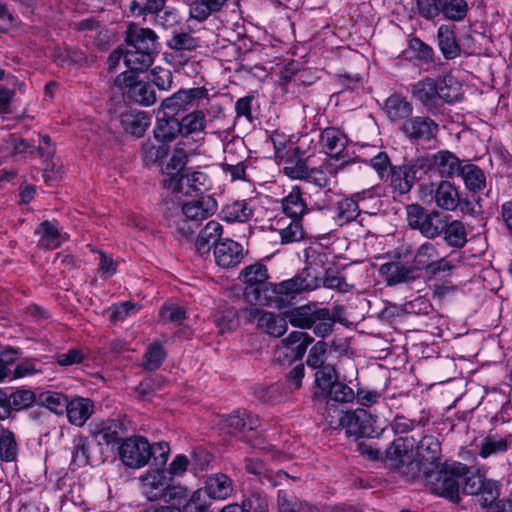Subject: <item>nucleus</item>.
I'll list each match as a JSON object with an SVG mask.
<instances>
[{"label": "nucleus", "instance_id": "25", "mask_svg": "<svg viewBox=\"0 0 512 512\" xmlns=\"http://www.w3.org/2000/svg\"><path fill=\"white\" fill-rule=\"evenodd\" d=\"M181 127V136L199 137L205 133L206 114L202 110H194L186 114L179 121Z\"/></svg>", "mask_w": 512, "mask_h": 512}, {"label": "nucleus", "instance_id": "37", "mask_svg": "<svg viewBox=\"0 0 512 512\" xmlns=\"http://www.w3.org/2000/svg\"><path fill=\"white\" fill-rule=\"evenodd\" d=\"M415 450L416 456H420L423 460L429 461L432 464L440 460L441 444L439 440L432 435L424 436L419 441L418 445H415Z\"/></svg>", "mask_w": 512, "mask_h": 512}, {"label": "nucleus", "instance_id": "42", "mask_svg": "<svg viewBox=\"0 0 512 512\" xmlns=\"http://www.w3.org/2000/svg\"><path fill=\"white\" fill-rule=\"evenodd\" d=\"M68 398L66 395L54 392L46 391L39 395V404L58 416L64 415L67 410Z\"/></svg>", "mask_w": 512, "mask_h": 512}, {"label": "nucleus", "instance_id": "29", "mask_svg": "<svg viewBox=\"0 0 512 512\" xmlns=\"http://www.w3.org/2000/svg\"><path fill=\"white\" fill-rule=\"evenodd\" d=\"M205 489L210 498L223 500L230 496L233 491L232 481L227 475L217 473L208 477Z\"/></svg>", "mask_w": 512, "mask_h": 512}, {"label": "nucleus", "instance_id": "60", "mask_svg": "<svg viewBox=\"0 0 512 512\" xmlns=\"http://www.w3.org/2000/svg\"><path fill=\"white\" fill-rule=\"evenodd\" d=\"M327 344L324 341L317 342L310 350L306 363L311 368L323 367Z\"/></svg>", "mask_w": 512, "mask_h": 512}, {"label": "nucleus", "instance_id": "54", "mask_svg": "<svg viewBox=\"0 0 512 512\" xmlns=\"http://www.w3.org/2000/svg\"><path fill=\"white\" fill-rule=\"evenodd\" d=\"M142 152L143 161L145 165L149 166L166 157L168 154V147L165 144L156 146L147 142L143 145Z\"/></svg>", "mask_w": 512, "mask_h": 512}, {"label": "nucleus", "instance_id": "21", "mask_svg": "<svg viewBox=\"0 0 512 512\" xmlns=\"http://www.w3.org/2000/svg\"><path fill=\"white\" fill-rule=\"evenodd\" d=\"M384 113L393 123H403L413 112L410 102L399 95H391L384 103Z\"/></svg>", "mask_w": 512, "mask_h": 512}, {"label": "nucleus", "instance_id": "9", "mask_svg": "<svg viewBox=\"0 0 512 512\" xmlns=\"http://www.w3.org/2000/svg\"><path fill=\"white\" fill-rule=\"evenodd\" d=\"M376 418L364 409L348 411L340 417V425L353 436L374 437L377 434Z\"/></svg>", "mask_w": 512, "mask_h": 512}, {"label": "nucleus", "instance_id": "44", "mask_svg": "<svg viewBox=\"0 0 512 512\" xmlns=\"http://www.w3.org/2000/svg\"><path fill=\"white\" fill-rule=\"evenodd\" d=\"M444 229V221L437 211L427 213L421 222L419 231L427 238H435L439 236Z\"/></svg>", "mask_w": 512, "mask_h": 512}, {"label": "nucleus", "instance_id": "41", "mask_svg": "<svg viewBox=\"0 0 512 512\" xmlns=\"http://www.w3.org/2000/svg\"><path fill=\"white\" fill-rule=\"evenodd\" d=\"M90 443L86 437L79 436L73 440L70 466L72 469L85 467L90 464Z\"/></svg>", "mask_w": 512, "mask_h": 512}, {"label": "nucleus", "instance_id": "58", "mask_svg": "<svg viewBox=\"0 0 512 512\" xmlns=\"http://www.w3.org/2000/svg\"><path fill=\"white\" fill-rule=\"evenodd\" d=\"M444 0H417L419 14L427 20L434 19L442 12Z\"/></svg>", "mask_w": 512, "mask_h": 512}, {"label": "nucleus", "instance_id": "45", "mask_svg": "<svg viewBox=\"0 0 512 512\" xmlns=\"http://www.w3.org/2000/svg\"><path fill=\"white\" fill-rule=\"evenodd\" d=\"M444 232V239L450 246L462 247L467 241V232L464 224L461 221L454 220L446 225Z\"/></svg>", "mask_w": 512, "mask_h": 512}, {"label": "nucleus", "instance_id": "52", "mask_svg": "<svg viewBox=\"0 0 512 512\" xmlns=\"http://www.w3.org/2000/svg\"><path fill=\"white\" fill-rule=\"evenodd\" d=\"M337 378V373L334 367L330 365L320 367L315 374L316 385L321 390L322 394L326 393V391L337 381Z\"/></svg>", "mask_w": 512, "mask_h": 512}, {"label": "nucleus", "instance_id": "40", "mask_svg": "<svg viewBox=\"0 0 512 512\" xmlns=\"http://www.w3.org/2000/svg\"><path fill=\"white\" fill-rule=\"evenodd\" d=\"M360 208L355 198H345L337 203L334 219L338 225H345L357 218Z\"/></svg>", "mask_w": 512, "mask_h": 512}, {"label": "nucleus", "instance_id": "8", "mask_svg": "<svg viewBox=\"0 0 512 512\" xmlns=\"http://www.w3.org/2000/svg\"><path fill=\"white\" fill-rule=\"evenodd\" d=\"M119 455L124 465L138 469L145 466L152 457L149 442L142 436L125 439L119 447Z\"/></svg>", "mask_w": 512, "mask_h": 512}, {"label": "nucleus", "instance_id": "64", "mask_svg": "<svg viewBox=\"0 0 512 512\" xmlns=\"http://www.w3.org/2000/svg\"><path fill=\"white\" fill-rule=\"evenodd\" d=\"M207 505L201 490L194 491L190 499L184 504V512H206Z\"/></svg>", "mask_w": 512, "mask_h": 512}, {"label": "nucleus", "instance_id": "11", "mask_svg": "<svg viewBox=\"0 0 512 512\" xmlns=\"http://www.w3.org/2000/svg\"><path fill=\"white\" fill-rule=\"evenodd\" d=\"M419 161L424 174L429 170H433L444 178L459 175L462 168L459 158L446 150L419 158Z\"/></svg>", "mask_w": 512, "mask_h": 512}, {"label": "nucleus", "instance_id": "35", "mask_svg": "<svg viewBox=\"0 0 512 512\" xmlns=\"http://www.w3.org/2000/svg\"><path fill=\"white\" fill-rule=\"evenodd\" d=\"M282 208L289 218L300 219L307 211L306 202L302 199L300 189L293 187L290 193L283 198Z\"/></svg>", "mask_w": 512, "mask_h": 512}, {"label": "nucleus", "instance_id": "22", "mask_svg": "<svg viewBox=\"0 0 512 512\" xmlns=\"http://www.w3.org/2000/svg\"><path fill=\"white\" fill-rule=\"evenodd\" d=\"M380 272L389 285L407 282L418 276L413 266H408L400 262L382 264Z\"/></svg>", "mask_w": 512, "mask_h": 512}, {"label": "nucleus", "instance_id": "14", "mask_svg": "<svg viewBox=\"0 0 512 512\" xmlns=\"http://www.w3.org/2000/svg\"><path fill=\"white\" fill-rule=\"evenodd\" d=\"M400 130L410 140L429 141L436 137L439 126L429 117L415 116L405 120Z\"/></svg>", "mask_w": 512, "mask_h": 512}, {"label": "nucleus", "instance_id": "7", "mask_svg": "<svg viewBox=\"0 0 512 512\" xmlns=\"http://www.w3.org/2000/svg\"><path fill=\"white\" fill-rule=\"evenodd\" d=\"M115 84L129 99L140 105L150 106L156 101L154 89L145 81L138 80L134 72L121 73L116 77Z\"/></svg>", "mask_w": 512, "mask_h": 512}, {"label": "nucleus", "instance_id": "17", "mask_svg": "<svg viewBox=\"0 0 512 512\" xmlns=\"http://www.w3.org/2000/svg\"><path fill=\"white\" fill-rule=\"evenodd\" d=\"M416 440L413 437H399L387 450V458L398 465H409L416 459Z\"/></svg>", "mask_w": 512, "mask_h": 512}, {"label": "nucleus", "instance_id": "33", "mask_svg": "<svg viewBox=\"0 0 512 512\" xmlns=\"http://www.w3.org/2000/svg\"><path fill=\"white\" fill-rule=\"evenodd\" d=\"M438 97L447 103L458 101L463 95L461 82L452 75L437 79Z\"/></svg>", "mask_w": 512, "mask_h": 512}, {"label": "nucleus", "instance_id": "12", "mask_svg": "<svg viewBox=\"0 0 512 512\" xmlns=\"http://www.w3.org/2000/svg\"><path fill=\"white\" fill-rule=\"evenodd\" d=\"M312 341V337L307 332L293 331L281 340L276 348L275 357L278 361L287 362L301 359Z\"/></svg>", "mask_w": 512, "mask_h": 512}, {"label": "nucleus", "instance_id": "53", "mask_svg": "<svg viewBox=\"0 0 512 512\" xmlns=\"http://www.w3.org/2000/svg\"><path fill=\"white\" fill-rule=\"evenodd\" d=\"M13 410L27 409L36 402V395L29 389H18L10 394Z\"/></svg>", "mask_w": 512, "mask_h": 512}, {"label": "nucleus", "instance_id": "27", "mask_svg": "<svg viewBox=\"0 0 512 512\" xmlns=\"http://www.w3.org/2000/svg\"><path fill=\"white\" fill-rule=\"evenodd\" d=\"M320 143L326 154L335 157L344 150L347 139L340 130L331 127L322 131L320 135Z\"/></svg>", "mask_w": 512, "mask_h": 512}, {"label": "nucleus", "instance_id": "6", "mask_svg": "<svg viewBox=\"0 0 512 512\" xmlns=\"http://www.w3.org/2000/svg\"><path fill=\"white\" fill-rule=\"evenodd\" d=\"M290 323L302 329H313L318 337H326L332 332L334 320L329 310L319 309L311 314L305 308H298L291 312Z\"/></svg>", "mask_w": 512, "mask_h": 512}, {"label": "nucleus", "instance_id": "56", "mask_svg": "<svg viewBox=\"0 0 512 512\" xmlns=\"http://www.w3.org/2000/svg\"><path fill=\"white\" fill-rule=\"evenodd\" d=\"M324 395L336 402H351L355 398L353 389L339 381H336Z\"/></svg>", "mask_w": 512, "mask_h": 512}, {"label": "nucleus", "instance_id": "2", "mask_svg": "<svg viewBox=\"0 0 512 512\" xmlns=\"http://www.w3.org/2000/svg\"><path fill=\"white\" fill-rule=\"evenodd\" d=\"M320 284L316 273L303 269L291 279L272 284L269 292V304L265 306L281 308L290 304L303 291H312Z\"/></svg>", "mask_w": 512, "mask_h": 512}, {"label": "nucleus", "instance_id": "3", "mask_svg": "<svg viewBox=\"0 0 512 512\" xmlns=\"http://www.w3.org/2000/svg\"><path fill=\"white\" fill-rule=\"evenodd\" d=\"M467 467L455 461H447L436 472H429L426 481L431 491L441 497L458 501L460 485L466 475Z\"/></svg>", "mask_w": 512, "mask_h": 512}, {"label": "nucleus", "instance_id": "23", "mask_svg": "<svg viewBox=\"0 0 512 512\" xmlns=\"http://www.w3.org/2000/svg\"><path fill=\"white\" fill-rule=\"evenodd\" d=\"M222 231V225L218 221L211 220L207 222L195 240V251L200 255L207 254L210 251L211 243L215 245L220 240Z\"/></svg>", "mask_w": 512, "mask_h": 512}, {"label": "nucleus", "instance_id": "62", "mask_svg": "<svg viewBox=\"0 0 512 512\" xmlns=\"http://www.w3.org/2000/svg\"><path fill=\"white\" fill-rule=\"evenodd\" d=\"M237 324V312L234 309L224 310L216 318V325L221 333L232 330Z\"/></svg>", "mask_w": 512, "mask_h": 512}, {"label": "nucleus", "instance_id": "49", "mask_svg": "<svg viewBox=\"0 0 512 512\" xmlns=\"http://www.w3.org/2000/svg\"><path fill=\"white\" fill-rule=\"evenodd\" d=\"M468 11V4L465 0H450L442 2V13L445 18L452 21H461Z\"/></svg>", "mask_w": 512, "mask_h": 512}, {"label": "nucleus", "instance_id": "32", "mask_svg": "<svg viewBox=\"0 0 512 512\" xmlns=\"http://www.w3.org/2000/svg\"><path fill=\"white\" fill-rule=\"evenodd\" d=\"M512 436H500L498 434H489L484 437L479 445V455L486 459L492 455L503 453L510 447Z\"/></svg>", "mask_w": 512, "mask_h": 512}, {"label": "nucleus", "instance_id": "61", "mask_svg": "<svg viewBox=\"0 0 512 512\" xmlns=\"http://www.w3.org/2000/svg\"><path fill=\"white\" fill-rule=\"evenodd\" d=\"M169 47L173 50H194L198 47L197 40L187 33L174 35L169 41Z\"/></svg>", "mask_w": 512, "mask_h": 512}, {"label": "nucleus", "instance_id": "34", "mask_svg": "<svg viewBox=\"0 0 512 512\" xmlns=\"http://www.w3.org/2000/svg\"><path fill=\"white\" fill-rule=\"evenodd\" d=\"M226 426L230 433L237 434L245 430H253L259 425L257 416L243 410L235 411L225 419Z\"/></svg>", "mask_w": 512, "mask_h": 512}, {"label": "nucleus", "instance_id": "63", "mask_svg": "<svg viewBox=\"0 0 512 512\" xmlns=\"http://www.w3.org/2000/svg\"><path fill=\"white\" fill-rule=\"evenodd\" d=\"M279 512H314V508L305 503L290 502L281 491L278 493Z\"/></svg>", "mask_w": 512, "mask_h": 512}, {"label": "nucleus", "instance_id": "48", "mask_svg": "<svg viewBox=\"0 0 512 512\" xmlns=\"http://www.w3.org/2000/svg\"><path fill=\"white\" fill-rule=\"evenodd\" d=\"M185 178V174L175 173L170 175L169 173L163 179V185L165 188L170 190L175 195V200L179 203V200H183L182 197H194L193 190H189L186 184L181 182V185H170L173 181L180 182Z\"/></svg>", "mask_w": 512, "mask_h": 512}, {"label": "nucleus", "instance_id": "46", "mask_svg": "<svg viewBox=\"0 0 512 512\" xmlns=\"http://www.w3.org/2000/svg\"><path fill=\"white\" fill-rule=\"evenodd\" d=\"M18 445L14 434L8 429H1L0 433V458L6 462L16 459Z\"/></svg>", "mask_w": 512, "mask_h": 512}, {"label": "nucleus", "instance_id": "59", "mask_svg": "<svg viewBox=\"0 0 512 512\" xmlns=\"http://www.w3.org/2000/svg\"><path fill=\"white\" fill-rule=\"evenodd\" d=\"M323 285L330 289H336L340 292H347L349 285L343 276L334 269H327L323 278Z\"/></svg>", "mask_w": 512, "mask_h": 512}, {"label": "nucleus", "instance_id": "39", "mask_svg": "<svg viewBox=\"0 0 512 512\" xmlns=\"http://www.w3.org/2000/svg\"><path fill=\"white\" fill-rule=\"evenodd\" d=\"M467 189L470 191H480L485 187L486 177L484 172L474 164H465L462 166L460 174Z\"/></svg>", "mask_w": 512, "mask_h": 512}, {"label": "nucleus", "instance_id": "15", "mask_svg": "<svg viewBox=\"0 0 512 512\" xmlns=\"http://www.w3.org/2000/svg\"><path fill=\"white\" fill-rule=\"evenodd\" d=\"M246 319L255 323L258 328L264 329L268 334L279 337L287 330L286 320L270 312H264L256 307H251L245 311Z\"/></svg>", "mask_w": 512, "mask_h": 512}, {"label": "nucleus", "instance_id": "19", "mask_svg": "<svg viewBox=\"0 0 512 512\" xmlns=\"http://www.w3.org/2000/svg\"><path fill=\"white\" fill-rule=\"evenodd\" d=\"M254 210V200H236L226 204L221 210V215L223 220L226 222L245 223L253 217Z\"/></svg>", "mask_w": 512, "mask_h": 512}, {"label": "nucleus", "instance_id": "26", "mask_svg": "<svg viewBox=\"0 0 512 512\" xmlns=\"http://www.w3.org/2000/svg\"><path fill=\"white\" fill-rule=\"evenodd\" d=\"M35 233L39 236V245L47 249H56L66 240L65 234L50 221L42 222Z\"/></svg>", "mask_w": 512, "mask_h": 512}, {"label": "nucleus", "instance_id": "10", "mask_svg": "<svg viewBox=\"0 0 512 512\" xmlns=\"http://www.w3.org/2000/svg\"><path fill=\"white\" fill-rule=\"evenodd\" d=\"M423 198L434 200L436 206L445 211H455L460 203L458 188L448 180L440 181L434 188L433 184L421 186Z\"/></svg>", "mask_w": 512, "mask_h": 512}, {"label": "nucleus", "instance_id": "43", "mask_svg": "<svg viewBox=\"0 0 512 512\" xmlns=\"http://www.w3.org/2000/svg\"><path fill=\"white\" fill-rule=\"evenodd\" d=\"M89 429L99 443L110 444L117 440L116 425L112 421L94 420Z\"/></svg>", "mask_w": 512, "mask_h": 512}, {"label": "nucleus", "instance_id": "13", "mask_svg": "<svg viewBox=\"0 0 512 512\" xmlns=\"http://www.w3.org/2000/svg\"><path fill=\"white\" fill-rule=\"evenodd\" d=\"M419 158L410 164L396 166L390 169V184L399 194L409 192L414 182L423 175Z\"/></svg>", "mask_w": 512, "mask_h": 512}, {"label": "nucleus", "instance_id": "36", "mask_svg": "<svg viewBox=\"0 0 512 512\" xmlns=\"http://www.w3.org/2000/svg\"><path fill=\"white\" fill-rule=\"evenodd\" d=\"M437 259H439V252L436 245L425 242L415 252L413 268L416 272L422 269H431Z\"/></svg>", "mask_w": 512, "mask_h": 512}, {"label": "nucleus", "instance_id": "50", "mask_svg": "<svg viewBox=\"0 0 512 512\" xmlns=\"http://www.w3.org/2000/svg\"><path fill=\"white\" fill-rule=\"evenodd\" d=\"M281 242L288 244L303 239L304 231L300 219L290 218V222L280 228Z\"/></svg>", "mask_w": 512, "mask_h": 512}, {"label": "nucleus", "instance_id": "38", "mask_svg": "<svg viewBox=\"0 0 512 512\" xmlns=\"http://www.w3.org/2000/svg\"><path fill=\"white\" fill-rule=\"evenodd\" d=\"M413 95L424 105L434 106L435 100L438 97L437 80L427 78L417 82L413 86Z\"/></svg>", "mask_w": 512, "mask_h": 512}, {"label": "nucleus", "instance_id": "16", "mask_svg": "<svg viewBox=\"0 0 512 512\" xmlns=\"http://www.w3.org/2000/svg\"><path fill=\"white\" fill-rule=\"evenodd\" d=\"M213 255L218 266L231 268L241 263L244 252L241 244L230 238H224L215 243Z\"/></svg>", "mask_w": 512, "mask_h": 512}, {"label": "nucleus", "instance_id": "20", "mask_svg": "<svg viewBox=\"0 0 512 512\" xmlns=\"http://www.w3.org/2000/svg\"><path fill=\"white\" fill-rule=\"evenodd\" d=\"M157 35L150 28L130 26L127 33V47L155 53Z\"/></svg>", "mask_w": 512, "mask_h": 512}, {"label": "nucleus", "instance_id": "18", "mask_svg": "<svg viewBox=\"0 0 512 512\" xmlns=\"http://www.w3.org/2000/svg\"><path fill=\"white\" fill-rule=\"evenodd\" d=\"M94 402L89 398L75 396L68 400L65 414L68 422L82 427L94 413Z\"/></svg>", "mask_w": 512, "mask_h": 512}, {"label": "nucleus", "instance_id": "30", "mask_svg": "<svg viewBox=\"0 0 512 512\" xmlns=\"http://www.w3.org/2000/svg\"><path fill=\"white\" fill-rule=\"evenodd\" d=\"M178 135H181L179 120L174 116H158L154 128V136L163 143L173 141Z\"/></svg>", "mask_w": 512, "mask_h": 512}, {"label": "nucleus", "instance_id": "28", "mask_svg": "<svg viewBox=\"0 0 512 512\" xmlns=\"http://www.w3.org/2000/svg\"><path fill=\"white\" fill-rule=\"evenodd\" d=\"M154 54L152 52L127 47L124 54V64L127 72H142L146 70L153 62Z\"/></svg>", "mask_w": 512, "mask_h": 512}, {"label": "nucleus", "instance_id": "55", "mask_svg": "<svg viewBox=\"0 0 512 512\" xmlns=\"http://www.w3.org/2000/svg\"><path fill=\"white\" fill-rule=\"evenodd\" d=\"M138 310L139 307L136 304L127 301L111 306L109 309V317L113 322H122L127 317L136 314Z\"/></svg>", "mask_w": 512, "mask_h": 512}, {"label": "nucleus", "instance_id": "31", "mask_svg": "<svg viewBox=\"0 0 512 512\" xmlns=\"http://www.w3.org/2000/svg\"><path fill=\"white\" fill-rule=\"evenodd\" d=\"M121 126L126 133L141 137L149 126V118L144 112H127L121 115Z\"/></svg>", "mask_w": 512, "mask_h": 512}, {"label": "nucleus", "instance_id": "5", "mask_svg": "<svg viewBox=\"0 0 512 512\" xmlns=\"http://www.w3.org/2000/svg\"><path fill=\"white\" fill-rule=\"evenodd\" d=\"M141 491L150 501L182 498L185 489L172 485V477L165 470L147 471L140 477Z\"/></svg>", "mask_w": 512, "mask_h": 512}, {"label": "nucleus", "instance_id": "57", "mask_svg": "<svg viewBox=\"0 0 512 512\" xmlns=\"http://www.w3.org/2000/svg\"><path fill=\"white\" fill-rule=\"evenodd\" d=\"M244 512H268V502L265 496L253 492L242 502Z\"/></svg>", "mask_w": 512, "mask_h": 512}, {"label": "nucleus", "instance_id": "51", "mask_svg": "<svg viewBox=\"0 0 512 512\" xmlns=\"http://www.w3.org/2000/svg\"><path fill=\"white\" fill-rule=\"evenodd\" d=\"M165 357L166 352L159 343L155 342L145 353L143 367L147 370H155L160 367Z\"/></svg>", "mask_w": 512, "mask_h": 512}, {"label": "nucleus", "instance_id": "4", "mask_svg": "<svg viewBox=\"0 0 512 512\" xmlns=\"http://www.w3.org/2000/svg\"><path fill=\"white\" fill-rule=\"evenodd\" d=\"M240 278L246 285L244 290L245 298L255 306L269 304V292L271 283L268 282V272L264 265L255 263L245 267Z\"/></svg>", "mask_w": 512, "mask_h": 512}, {"label": "nucleus", "instance_id": "47", "mask_svg": "<svg viewBox=\"0 0 512 512\" xmlns=\"http://www.w3.org/2000/svg\"><path fill=\"white\" fill-rule=\"evenodd\" d=\"M182 183L186 184L189 190H193L195 196L199 193L207 190L210 186V180L208 176L201 171H193L185 174V178L181 180ZM180 182L173 181L170 185H181Z\"/></svg>", "mask_w": 512, "mask_h": 512}, {"label": "nucleus", "instance_id": "1", "mask_svg": "<svg viewBox=\"0 0 512 512\" xmlns=\"http://www.w3.org/2000/svg\"><path fill=\"white\" fill-rule=\"evenodd\" d=\"M177 204L179 208L169 219V225L177 237L183 240H191L201 222L216 211V202L209 196L179 200Z\"/></svg>", "mask_w": 512, "mask_h": 512}, {"label": "nucleus", "instance_id": "24", "mask_svg": "<svg viewBox=\"0 0 512 512\" xmlns=\"http://www.w3.org/2000/svg\"><path fill=\"white\" fill-rule=\"evenodd\" d=\"M440 51L446 59H454L460 54V46L456 40L454 25H441L437 32Z\"/></svg>", "mask_w": 512, "mask_h": 512}]
</instances>
